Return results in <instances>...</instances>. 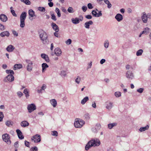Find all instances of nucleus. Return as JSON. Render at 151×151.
<instances>
[{
    "mask_svg": "<svg viewBox=\"0 0 151 151\" xmlns=\"http://www.w3.org/2000/svg\"><path fill=\"white\" fill-rule=\"evenodd\" d=\"M87 6L88 9H92L93 8V6H92V4L91 3H88L87 4Z\"/></svg>",
    "mask_w": 151,
    "mask_h": 151,
    "instance_id": "obj_54",
    "label": "nucleus"
},
{
    "mask_svg": "<svg viewBox=\"0 0 151 151\" xmlns=\"http://www.w3.org/2000/svg\"><path fill=\"white\" fill-rule=\"evenodd\" d=\"M101 128V126L100 124H97L95 128L92 129V132L94 133H96Z\"/></svg>",
    "mask_w": 151,
    "mask_h": 151,
    "instance_id": "obj_12",
    "label": "nucleus"
},
{
    "mask_svg": "<svg viewBox=\"0 0 151 151\" xmlns=\"http://www.w3.org/2000/svg\"><path fill=\"white\" fill-rule=\"evenodd\" d=\"M142 15L141 16V18L143 22L146 23L147 21V16L145 12H143L142 13Z\"/></svg>",
    "mask_w": 151,
    "mask_h": 151,
    "instance_id": "obj_14",
    "label": "nucleus"
},
{
    "mask_svg": "<svg viewBox=\"0 0 151 151\" xmlns=\"http://www.w3.org/2000/svg\"><path fill=\"white\" fill-rule=\"evenodd\" d=\"M85 119L86 120H89L90 119V116L88 113H86L84 116Z\"/></svg>",
    "mask_w": 151,
    "mask_h": 151,
    "instance_id": "obj_40",
    "label": "nucleus"
},
{
    "mask_svg": "<svg viewBox=\"0 0 151 151\" xmlns=\"http://www.w3.org/2000/svg\"><path fill=\"white\" fill-rule=\"evenodd\" d=\"M101 144L99 140L97 139H93L88 142L85 147V149L88 150L91 147L99 146Z\"/></svg>",
    "mask_w": 151,
    "mask_h": 151,
    "instance_id": "obj_1",
    "label": "nucleus"
},
{
    "mask_svg": "<svg viewBox=\"0 0 151 151\" xmlns=\"http://www.w3.org/2000/svg\"><path fill=\"white\" fill-rule=\"evenodd\" d=\"M15 47L12 45H8L6 48V50L9 52H12L14 49Z\"/></svg>",
    "mask_w": 151,
    "mask_h": 151,
    "instance_id": "obj_20",
    "label": "nucleus"
},
{
    "mask_svg": "<svg viewBox=\"0 0 151 151\" xmlns=\"http://www.w3.org/2000/svg\"><path fill=\"white\" fill-rule=\"evenodd\" d=\"M80 77L79 76H78L75 80L76 82V83L77 84H79L80 83Z\"/></svg>",
    "mask_w": 151,
    "mask_h": 151,
    "instance_id": "obj_45",
    "label": "nucleus"
},
{
    "mask_svg": "<svg viewBox=\"0 0 151 151\" xmlns=\"http://www.w3.org/2000/svg\"><path fill=\"white\" fill-rule=\"evenodd\" d=\"M50 14L51 17V19L54 21H56L57 20V19L55 15L53 13V12H50Z\"/></svg>",
    "mask_w": 151,
    "mask_h": 151,
    "instance_id": "obj_36",
    "label": "nucleus"
},
{
    "mask_svg": "<svg viewBox=\"0 0 151 151\" xmlns=\"http://www.w3.org/2000/svg\"><path fill=\"white\" fill-rule=\"evenodd\" d=\"M20 125L22 127H25L29 126V123L27 121H23L21 122Z\"/></svg>",
    "mask_w": 151,
    "mask_h": 151,
    "instance_id": "obj_22",
    "label": "nucleus"
},
{
    "mask_svg": "<svg viewBox=\"0 0 151 151\" xmlns=\"http://www.w3.org/2000/svg\"><path fill=\"white\" fill-rule=\"evenodd\" d=\"M47 56V55L45 54H42L41 55V57H42V58L44 59Z\"/></svg>",
    "mask_w": 151,
    "mask_h": 151,
    "instance_id": "obj_61",
    "label": "nucleus"
},
{
    "mask_svg": "<svg viewBox=\"0 0 151 151\" xmlns=\"http://www.w3.org/2000/svg\"><path fill=\"white\" fill-rule=\"evenodd\" d=\"M104 2L107 5V7L109 9H110L112 6V5L110 1L108 0H104Z\"/></svg>",
    "mask_w": 151,
    "mask_h": 151,
    "instance_id": "obj_31",
    "label": "nucleus"
},
{
    "mask_svg": "<svg viewBox=\"0 0 151 151\" xmlns=\"http://www.w3.org/2000/svg\"><path fill=\"white\" fill-rule=\"evenodd\" d=\"M61 53L62 51L60 48L57 47L55 49L54 53L57 56H60Z\"/></svg>",
    "mask_w": 151,
    "mask_h": 151,
    "instance_id": "obj_16",
    "label": "nucleus"
},
{
    "mask_svg": "<svg viewBox=\"0 0 151 151\" xmlns=\"http://www.w3.org/2000/svg\"><path fill=\"white\" fill-rule=\"evenodd\" d=\"M143 31L144 32V34H145V35H147L150 32V29L149 28L147 27L145 28L144 29V30Z\"/></svg>",
    "mask_w": 151,
    "mask_h": 151,
    "instance_id": "obj_34",
    "label": "nucleus"
},
{
    "mask_svg": "<svg viewBox=\"0 0 151 151\" xmlns=\"http://www.w3.org/2000/svg\"><path fill=\"white\" fill-rule=\"evenodd\" d=\"M27 13L25 12H23L20 16V27L23 28L25 26V20L27 17Z\"/></svg>",
    "mask_w": 151,
    "mask_h": 151,
    "instance_id": "obj_3",
    "label": "nucleus"
},
{
    "mask_svg": "<svg viewBox=\"0 0 151 151\" xmlns=\"http://www.w3.org/2000/svg\"><path fill=\"white\" fill-rule=\"evenodd\" d=\"M26 61L28 64L27 67V70L28 71L30 72L32 70L33 63L29 60H26Z\"/></svg>",
    "mask_w": 151,
    "mask_h": 151,
    "instance_id": "obj_10",
    "label": "nucleus"
},
{
    "mask_svg": "<svg viewBox=\"0 0 151 151\" xmlns=\"http://www.w3.org/2000/svg\"><path fill=\"white\" fill-rule=\"evenodd\" d=\"M117 125V123L116 122H114L112 123H110L108 124V128L111 129H112L114 127L116 126Z\"/></svg>",
    "mask_w": 151,
    "mask_h": 151,
    "instance_id": "obj_26",
    "label": "nucleus"
},
{
    "mask_svg": "<svg viewBox=\"0 0 151 151\" xmlns=\"http://www.w3.org/2000/svg\"><path fill=\"white\" fill-rule=\"evenodd\" d=\"M31 149L33 150L32 151H34V150H35V151H38V149L36 147H32Z\"/></svg>",
    "mask_w": 151,
    "mask_h": 151,
    "instance_id": "obj_64",
    "label": "nucleus"
},
{
    "mask_svg": "<svg viewBox=\"0 0 151 151\" xmlns=\"http://www.w3.org/2000/svg\"><path fill=\"white\" fill-rule=\"evenodd\" d=\"M2 139L4 141L6 142L8 144L10 145L11 141L10 139L9 135L7 134H4L2 136Z\"/></svg>",
    "mask_w": 151,
    "mask_h": 151,
    "instance_id": "obj_5",
    "label": "nucleus"
},
{
    "mask_svg": "<svg viewBox=\"0 0 151 151\" xmlns=\"http://www.w3.org/2000/svg\"><path fill=\"white\" fill-rule=\"evenodd\" d=\"M106 108L108 110H111L113 106L112 102L109 101H106L105 103Z\"/></svg>",
    "mask_w": 151,
    "mask_h": 151,
    "instance_id": "obj_11",
    "label": "nucleus"
},
{
    "mask_svg": "<svg viewBox=\"0 0 151 151\" xmlns=\"http://www.w3.org/2000/svg\"><path fill=\"white\" fill-rule=\"evenodd\" d=\"M31 139L35 143L40 142L41 141L40 136L39 134H36L32 137Z\"/></svg>",
    "mask_w": 151,
    "mask_h": 151,
    "instance_id": "obj_9",
    "label": "nucleus"
},
{
    "mask_svg": "<svg viewBox=\"0 0 151 151\" xmlns=\"http://www.w3.org/2000/svg\"><path fill=\"white\" fill-rule=\"evenodd\" d=\"M22 68V65L21 64H17L14 65L13 69L14 70H16L18 69L21 68Z\"/></svg>",
    "mask_w": 151,
    "mask_h": 151,
    "instance_id": "obj_25",
    "label": "nucleus"
},
{
    "mask_svg": "<svg viewBox=\"0 0 151 151\" xmlns=\"http://www.w3.org/2000/svg\"><path fill=\"white\" fill-rule=\"evenodd\" d=\"M12 31L14 36L15 37L18 36V33L16 31L14 30H12Z\"/></svg>",
    "mask_w": 151,
    "mask_h": 151,
    "instance_id": "obj_48",
    "label": "nucleus"
},
{
    "mask_svg": "<svg viewBox=\"0 0 151 151\" xmlns=\"http://www.w3.org/2000/svg\"><path fill=\"white\" fill-rule=\"evenodd\" d=\"M25 145L28 147H29V142H27L26 141H25Z\"/></svg>",
    "mask_w": 151,
    "mask_h": 151,
    "instance_id": "obj_63",
    "label": "nucleus"
},
{
    "mask_svg": "<svg viewBox=\"0 0 151 151\" xmlns=\"http://www.w3.org/2000/svg\"><path fill=\"white\" fill-rule=\"evenodd\" d=\"M93 21L91 20L86 22L84 24V27L86 29H89L90 28V25L93 24Z\"/></svg>",
    "mask_w": 151,
    "mask_h": 151,
    "instance_id": "obj_18",
    "label": "nucleus"
},
{
    "mask_svg": "<svg viewBox=\"0 0 151 151\" xmlns=\"http://www.w3.org/2000/svg\"><path fill=\"white\" fill-rule=\"evenodd\" d=\"M115 18L118 22H120L123 19L122 16L120 14H117L115 16Z\"/></svg>",
    "mask_w": 151,
    "mask_h": 151,
    "instance_id": "obj_21",
    "label": "nucleus"
},
{
    "mask_svg": "<svg viewBox=\"0 0 151 151\" xmlns=\"http://www.w3.org/2000/svg\"><path fill=\"white\" fill-rule=\"evenodd\" d=\"M29 113H31L36 109V106L33 104L28 105L27 107Z\"/></svg>",
    "mask_w": 151,
    "mask_h": 151,
    "instance_id": "obj_8",
    "label": "nucleus"
},
{
    "mask_svg": "<svg viewBox=\"0 0 151 151\" xmlns=\"http://www.w3.org/2000/svg\"><path fill=\"white\" fill-rule=\"evenodd\" d=\"M14 146L16 148H17L18 147V142H16L14 144Z\"/></svg>",
    "mask_w": 151,
    "mask_h": 151,
    "instance_id": "obj_60",
    "label": "nucleus"
},
{
    "mask_svg": "<svg viewBox=\"0 0 151 151\" xmlns=\"http://www.w3.org/2000/svg\"><path fill=\"white\" fill-rule=\"evenodd\" d=\"M55 11L57 14V16H58V17H61V15L60 11L59 9L58 8H56V9H55Z\"/></svg>",
    "mask_w": 151,
    "mask_h": 151,
    "instance_id": "obj_37",
    "label": "nucleus"
},
{
    "mask_svg": "<svg viewBox=\"0 0 151 151\" xmlns=\"http://www.w3.org/2000/svg\"><path fill=\"white\" fill-rule=\"evenodd\" d=\"M114 95L116 97H119L121 96V93L120 92L117 91L115 93Z\"/></svg>",
    "mask_w": 151,
    "mask_h": 151,
    "instance_id": "obj_44",
    "label": "nucleus"
},
{
    "mask_svg": "<svg viewBox=\"0 0 151 151\" xmlns=\"http://www.w3.org/2000/svg\"><path fill=\"white\" fill-rule=\"evenodd\" d=\"M6 124L8 127H10V125H12V124L11 123V121H7L6 122Z\"/></svg>",
    "mask_w": 151,
    "mask_h": 151,
    "instance_id": "obj_51",
    "label": "nucleus"
},
{
    "mask_svg": "<svg viewBox=\"0 0 151 151\" xmlns=\"http://www.w3.org/2000/svg\"><path fill=\"white\" fill-rule=\"evenodd\" d=\"M6 72L7 74H10V75H12L14 74V72L13 71L11 70H6Z\"/></svg>",
    "mask_w": 151,
    "mask_h": 151,
    "instance_id": "obj_39",
    "label": "nucleus"
},
{
    "mask_svg": "<svg viewBox=\"0 0 151 151\" xmlns=\"http://www.w3.org/2000/svg\"><path fill=\"white\" fill-rule=\"evenodd\" d=\"M66 72L65 71L62 70L61 72L60 75L62 76H66Z\"/></svg>",
    "mask_w": 151,
    "mask_h": 151,
    "instance_id": "obj_53",
    "label": "nucleus"
},
{
    "mask_svg": "<svg viewBox=\"0 0 151 151\" xmlns=\"http://www.w3.org/2000/svg\"><path fill=\"white\" fill-rule=\"evenodd\" d=\"M89 100L88 97V96L85 97L81 101V104L83 105L84 104L88 101Z\"/></svg>",
    "mask_w": 151,
    "mask_h": 151,
    "instance_id": "obj_33",
    "label": "nucleus"
},
{
    "mask_svg": "<svg viewBox=\"0 0 151 151\" xmlns=\"http://www.w3.org/2000/svg\"><path fill=\"white\" fill-rule=\"evenodd\" d=\"M52 134L53 136H58V133L57 131H54L52 132Z\"/></svg>",
    "mask_w": 151,
    "mask_h": 151,
    "instance_id": "obj_58",
    "label": "nucleus"
},
{
    "mask_svg": "<svg viewBox=\"0 0 151 151\" xmlns=\"http://www.w3.org/2000/svg\"><path fill=\"white\" fill-rule=\"evenodd\" d=\"M40 38L42 43L45 45L49 43V41L48 39V36L47 33L43 30H40L38 32Z\"/></svg>",
    "mask_w": 151,
    "mask_h": 151,
    "instance_id": "obj_2",
    "label": "nucleus"
},
{
    "mask_svg": "<svg viewBox=\"0 0 151 151\" xmlns=\"http://www.w3.org/2000/svg\"><path fill=\"white\" fill-rule=\"evenodd\" d=\"M38 10L42 12H44L45 11V9L44 7H39L38 8Z\"/></svg>",
    "mask_w": 151,
    "mask_h": 151,
    "instance_id": "obj_47",
    "label": "nucleus"
},
{
    "mask_svg": "<svg viewBox=\"0 0 151 151\" xmlns=\"http://www.w3.org/2000/svg\"><path fill=\"white\" fill-rule=\"evenodd\" d=\"M143 52V50L142 49H140L138 50L136 52V55L137 56H140L142 55Z\"/></svg>",
    "mask_w": 151,
    "mask_h": 151,
    "instance_id": "obj_41",
    "label": "nucleus"
},
{
    "mask_svg": "<svg viewBox=\"0 0 151 151\" xmlns=\"http://www.w3.org/2000/svg\"><path fill=\"white\" fill-rule=\"evenodd\" d=\"M23 93L25 94L26 99H28L29 96V91L28 89L27 88H25L24 90Z\"/></svg>",
    "mask_w": 151,
    "mask_h": 151,
    "instance_id": "obj_24",
    "label": "nucleus"
},
{
    "mask_svg": "<svg viewBox=\"0 0 151 151\" xmlns=\"http://www.w3.org/2000/svg\"><path fill=\"white\" fill-rule=\"evenodd\" d=\"M85 17L88 19H90L92 18V16L91 15L88 14L85 16Z\"/></svg>",
    "mask_w": 151,
    "mask_h": 151,
    "instance_id": "obj_57",
    "label": "nucleus"
},
{
    "mask_svg": "<svg viewBox=\"0 0 151 151\" xmlns=\"http://www.w3.org/2000/svg\"><path fill=\"white\" fill-rule=\"evenodd\" d=\"M10 35V34L9 32L8 31H5L1 32L0 34V35L1 37H4L5 36H7V37H8Z\"/></svg>",
    "mask_w": 151,
    "mask_h": 151,
    "instance_id": "obj_23",
    "label": "nucleus"
},
{
    "mask_svg": "<svg viewBox=\"0 0 151 151\" xmlns=\"http://www.w3.org/2000/svg\"><path fill=\"white\" fill-rule=\"evenodd\" d=\"M51 25L53 29L56 32H58L59 31V29L58 26L57 25H56L55 23L54 22H52L51 23Z\"/></svg>",
    "mask_w": 151,
    "mask_h": 151,
    "instance_id": "obj_19",
    "label": "nucleus"
},
{
    "mask_svg": "<svg viewBox=\"0 0 151 151\" xmlns=\"http://www.w3.org/2000/svg\"><path fill=\"white\" fill-rule=\"evenodd\" d=\"M42 72H44L46 70L47 68L48 67V65L46 63H43L42 65Z\"/></svg>",
    "mask_w": 151,
    "mask_h": 151,
    "instance_id": "obj_28",
    "label": "nucleus"
},
{
    "mask_svg": "<svg viewBox=\"0 0 151 151\" xmlns=\"http://www.w3.org/2000/svg\"><path fill=\"white\" fill-rule=\"evenodd\" d=\"M4 26L2 24L0 23V30L3 31L4 30Z\"/></svg>",
    "mask_w": 151,
    "mask_h": 151,
    "instance_id": "obj_55",
    "label": "nucleus"
},
{
    "mask_svg": "<svg viewBox=\"0 0 151 151\" xmlns=\"http://www.w3.org/2000/svg\"><path fill=\"white\" fill-rule=\"evenodd\" d=\"M4 117V114L2 112H0V122L2 121Z\"/></svg>",
    "mask_w": 151,
    "mask_h": 151,
    "instance_id": "obj_49",
    "label": "nucleus"
},
{
    "mask_svg": "<svg viewBox=\"0 0 151 151\" xmlns=\"http://www.w3.org/2000/svg\"><path fill=\"white\" fill-rule=\"evenodd\" d=\"M28 14L31 17H33L35 16V12L32 9H30L28 11Z\"/></svg>",
    "mask_w": 151,
    "mask_h": 151,
    "instance_id": "obj_30",
    "label": "nucleus"
},
{
    "mask_svg": "<svg viewBox=\"0 0 151 151\" xmlns=\"http://www.w3.org/2000/svg\"><path fill=\"white\" fill-rule=\"evenodd\" d=\"M144 90V89L143 88H140L139 89H137V91L139 93H142L143 91Z\"/></svg>",
    "mask_w": 151,
    "mask_h": 151,
    "instance_id": "obj_59",
    "label": "nucleus"
},
{
    "mask_svg": "<svg viewBox=\"0 0 151 151\" xmlns=\"http://www.w3.org/2000/svg\"><path fill=\"white\" fill-rule=\"evenodd\" d=\"M48 3V5L50 7H52L53 6V3L51 1L49 2Z\"/></svg>",
    "mask_w": 151,
    "mask_h": 151,
    "instance_id": "obj_62",
    "label": "nucleus"
},
{
    "mask_svg": "<svg viewBox=\"0 0 151 151\" xmlns=\"http://www.w3.org/2000/svg\"><path fill=\"white\" fill-rule=\"evenodd\" d=\"M50 102L52 105L54 107H55L57 105V102L56 100L55 99H51L50 101Z\"/></svg>",
    "mask_w": 151,
    "mask_h": 151,
    "instance_id": "obj_29",
    "label": "nucleus"
},
{
    "mask_svg": "<svg viewBox=\"0 0 151 151\" xmlns=\"http://www.w3.org/2000/svg\"><path fill=\"white\" fill-rule=\"evenodd\" d=\"M17 96L19 98H20L23 95V93L20 91L17 92Z\"/></svg>",
    "mask_w": 151,
    "mask_h": 151,
    "instance_id": "obj_50",
    "label": "nucleus"
},
{
    "mask_svg": "<svg viewBox=\"0 0 151 151\" xmlns=\"http://www.w3.org/2000/svg\"><path fill=\"white\" fill-rule=\"evenodd\" d=\"M0 19L2 21L5 22L7 20L8 18L5 15L1 14L0 15Z\"/></svg>",
    "mask_w": 151,
    "mask_h": 151,
    "instance_id": "obj_17",
    "label": "nucleus"
},
{
    "mask_svg": "<svg viewBox=\"0 0 151 151\" xmlns=\"http://www.w3.org/2000/svg\"><path fill=\"white\" fill-rule=\"evenodd\" d=\"M14 79V76L12 75H8L7 76L5 77L4 80L5 82H9L13 81Z\"/></svg>",
    "mask_w": 151,
    "mask_h": 151,
    "instance_id": "obj_7",
    "label": "nucleus"
},
{
    "mask_svg": "<svg viewBox=\"0 0 151 151\" xmlns=\"http://www.w3.org/2000/svg\"><path fill=\"white\" fill-rule=\"evenodd\" d=\"M67 11L69 13H72L74 12L73 11V8L71 7H69Z\"/></svg>",
    "mask_w": 151,
    "mask_h": 151,
    "instance_id": "obj_46",
    "label": "nucleus"
},
{
    "mask_svg": "<svg viewBox=\"0 0 151 151\" xmlns=\"http://www.w3.org/2000/svg\"><path fill=\"white\" fill-rule=\"evenodd\" d=\"M91 13L93 16L96 17H99L102 15L101 11H99L98 13H97L96 11L93 10L92 11Z\"/></svg>",
    "mask_w": 151,
    "mask_h": 151,
    "instance_id": "obj_13",
    "label": "nucleus"
},
{
    "mask_svg": "<svg viewBox=\"0 0 151 151\" xmlns=\"http://www.w3.org/2000/svg\"><path fill=\"white\" fill-rule=\"evenodd\" d=\"M72 42V41L70 39H68L65 42L68 45H70Z\"/></svg>",
    "mask_w": 151,
    "mask_h": 151,
    "instance_id": "obj_52",
    "label": "nucleus"
},
{
    "mask_svg": "<svg viewBox=\"0 0 151 151\" xmlns=\"http://www.w3.org/2000/svg\"><path fill=\"white\" fill-rule=\"evenodd\" d=\"M109 45V42L108 40H106L104 42V46L105 48H107Z\"/></svg>",
    "mask_w": 151,
    "mask_h": 151,
    "instance_id": "obj_42",
    "label": "nucleus"
},
{
    "mask_svg": "<svg viewBox=\"0 0 151 151\" xmlns=\"http://www.w3.org/2000/svg\"><path fill=\"white\" fill-rule=\"evenodd\" d=\"M126 77L129 80H132L134 77V73L132 71L129 70L127 71L125 73Z\"/></svg>",
    "mask_w": 151,
    "mask_h": 151,
    "instance_id": "obj_6",
    "label": "nucleus"
},
{
    "mask_svg": "<svg viewBox=\"0 0 151 151\" xmlns=\"http://www.w3.org/2000/svg\"><path fill=\"white\" fill-rule=\"evenodd\" d=\"M13 7H11L10 8L11 12L12 14L14 16L16 17L17 16V15L16 14V13H15V11H14V10L13 9H13Z\"/></svg>",
    "mask_w": 151,
    "mask_h": 151,
    "instance_id": "obj_43",
    "label": "nucleus"
},
{
    "mask_svg": "<svg viewBox=\"0 0 151 151\" xmlns=\"http://www.w3.org/2000/svg\"><path fill=\"white\" fill-rule=\"evenodd\" d=\"M149 126L148 125H147L145 127H140L139 129V130L141 132H142L148 129H149Z\"/></svg>",
    "mask_w": 151,
    "mask_h": 151,
    "instance_id": "obj_32",
    "label": "nucleus"
},
{
    "mask_svg": "<svg viewBox=\"0 0 151 151\" xmlns=\"http://www.w3.org/2000/svg\"><path fill=\"white\" fill-rule=\"evenodd\" d=\"M20 1L26 5H30L31 4V2L29 0H20Z\"/></svg>",
    "mask_w": 151,
    "mask_h": 151,
    "instance_id": "obj_38",
    "label": "nucleus"
},
{
    "mask_svg": "<svg viewBox=\"0 0 151 151\" xmlns=\"http://www.w3.org/2000/svg\"><path fill=\"white\" fill-rule=\"evenodd\" d=\"M85 124V122L80 119H76L74 125L76 128H81Z\"/></svg>",
    "mask_w": 151,
    "mask_h": 151,
    "instance_id": "obj_4",
    "label": "nucleus"
},
{
    "mask_svg": "<svg viewBox=\"0 0 151 151\" xmlns=\"http://www.w3.org/2000/svg\"><path fill=\"white\" fill-rule=\"evenodd\" d=\"M16 132L19 138L21 139L24 138V136L22 135V133L21 131L19 129H17L16 130Z\"/></svg>",
    "mask_w": 151,
    "mask_h": 151,
    "instance_id": "obj_15",
    "label": "nucleus"
},
{
    "mask_svg": "<svg viewBox=\"0 0 151 151\" xmlns=\"http://www.w3.org/2000/svg\"><path fill=\"white\" fill-rule=\"evenodd\" d=\"M87 8L86 6H83L82 7V9L83 12H85L87 10Z\"/></svg>",
    "mask_w": 151,
    "mask_h": 151,
    "instance_id": "obj_56",
    "label": "nucleus"
},
{
    "mask_svg": "<svg viewBox=\"0 0 151 151\" xmlns=\"http://www.w3.org/2000/svg\"><path fill=\"white\" fill-rule=\"evenodd\" d=\"M46 88V85L45 84L43 85L42 86L41 88V89L37 90V92L39 93H41L42 90H44Z\"/></svg>",
    "mask_w": 151,
    "mask_h": 151,
    "instance_id": "obj_35",
    "label": "nucleus"
},
{
    "mask_svg": "<svg viewBox=\"0 0 151 151\" xmlns=\"http://www.w3.org/2000/svg\"><path fill=\"white\" fill-rule=\"evenodd\" d=\"M72 22L74 24H77L80 22V20L78 18H76L75 19L72 18L71 19Z\"/></svg>",
    "mask_w": 151,
    "mask_h": 151,
    "instance_id": "obj_27",
    "label": "nucleus"
}]
</instances>
